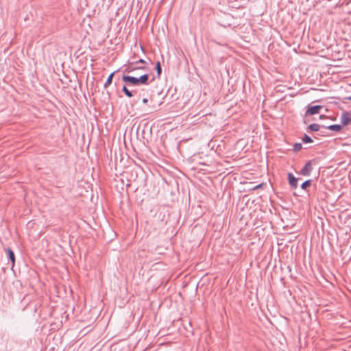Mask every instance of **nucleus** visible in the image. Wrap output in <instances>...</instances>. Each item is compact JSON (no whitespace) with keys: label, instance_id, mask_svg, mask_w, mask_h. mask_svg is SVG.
Here are the masks:
<instances>
[{"label":"nucleus","instance_id":"obj_1","mask_svg":"<svg viewBox=\"0 0 351 351\" xmlns=\"http://www.w3.org/2000/svg\"><path fill=\"white\" fill-rule=\"evenodd\" d=\"M317 162L316 158L308 160L300 170V173L304 176H309L313 171V166L317 165Z\"/></svg>","mask_w":351,"mask_h":351},{"label":"nucleus","instance_id":"obj_2","mask_svg":"<svg viewBox=\"0 0 351 351\" xmlns=\"http://www.w3.org/2000/svg\"><path fill=\"white\" fill-rule=\"evenodd\" d=\"M341 122L343 126L348 125L351 123V112L344 111L341 115Z\"/></svg>","mask_w":351,"mask_h":351},{"label":"nucleus","instance_id":"obj_3","mask_svg":"<svg viewBox=\"0 0 351 351\" xmlns=\"http://www.w3.org/2000/svg\"><path fill=\"white\" fill-rule=\"evenodd\" d=\"M122 81L125 82V84L128 86H136V77L128 75H123L122 76Z\"/></svg>","mask_w":351,"mask_h":351},{"label":"nucleus","instance_id":"obj_4","mask_svg":"<svg viewBox=\"0 0 351 351\" xmlns=\"http://www.w3.org/2000/svg\"><path fill=\"white\" fill-rule=\"evenodd\" d=\"M288 182L291 188L295 189L298 188V178H295L292 173H288L287 175Z\"/></svg>","mask_w":351,"mask_h":351},{"label":"nucleus","instance_id":"obj_5","mask_svg":"<svg viewBox=\"0 0 351 351\" xmlns=\"http://www.w3.org/2000/svg\"><path fill=\"white\" fill-rule=\"evenodd\" d=\"M149 75L148 74H143V75H141L138 77H136V86H140V85H147V84H149Z\"/></svg>","mask_w":351,"mask_h":351},{"label":"nucleus","instance_id":"obj_6","mask_svg":"<svg viewBox=\"0 0 351 351\" xmlns=\"http://www.w3.org/2000/svg\"><path fill=\"white\" fill-rule=\"evenodd\" d=\"M322 106L315 105V106H308V109L306 112V114L307 115H314L319 113L320 110L322 108Z\"/></svg>","mask_w":351,"mask_h":351},{"label":"nucleus","instance_id":"obj_7","mask_svg":"<svg viewBox=\"0 0 351 351\" xmlns=\"http://www.w3.org/2000/svg\"><path fill=\"white\" fill-rule=\"evenodd\" d=\"M5 251L6 252L8 260L12 263V268H13L16 261L15 254L10 247L5 249Z\"/></svg>","mask_w":351,"mask_h":351},{"label":"nucleus","instance_id":"obj_8","mask_svg":"<svg viewBox=\"0 0 351 351\" xmlns=\"http://www.w3.org/2000/svg\"><path fill=\"white\" fill-rule=\"evenodd\" d=\"M136 63L135 62H129L128 64L125 65V68L124 69L125 73H131L132 71H134L138 69L137 66H135Z\"/></svg>","mask_w":351,"mask_h":351},{"label":"nucleus","instance_id":"obj_9","mask_svg":"<svg viewBox=\"0 0 351 351\" xmlns=\"http://www.w3.org/2000/svg\"><path fill=\"white\" fill-rule=\"evenodd\" d=\"M322 128L330 130L331 131L340 132L343 128V125L341 124H332L328 126L322 125Z\"/></svg>","mask_w":351,"mask_h":351},{"label":"nucleus","instance_id":"obj_10","mask_svg":"<svg viewBox=\"0 0 351 351\" xmlns=\"http://www.w3.org/2000/svg\"><path fill=\"white\" fill-rule=\"evenodd\" d=\"M322 128V125H320L317 123H312V124H310L308 127H307V129L306 130L308 132V131H311V132H318L320 129V128Z\"/></svg>","mask_w":351,"mask_h":351},{"label":"nucleus","instance_id":"obj_11","mask_svg":"<svg viewBox=\"0 0 351 351\" xmlns=\"http://www.w3.org/2000/svg\"><path fill=\"white\" fill-rule=\"evenodd\" d=\"M127 86L128 85H124L122 88V91L124 93V94L129 98L132 97L134 96V91L133 90H130L128 88H127Z\"/></svg>","mask_w":351,"mask_h":351},{"label":"nucleus","instance_id":"obj_12","mask_svg":"<svg viewBox=\"0 0 351 351\" xmlns=\"http://www.w3.org/2000/svg\"><path fill=\"white\" fill-rule=\"evenodd\" d=\"M114 73H115V72H112V73H110L108 75V78H107V80H106V82L104 84V87L105 88H107L108 86H110L112 84V79H113Z\"/></svg>","mask_w":351,"mask_h":351},{"label":"nucleus","instance_id":"obj_13","mask_svg":"<svg viewBox=\"0 0 351 351\" xmlns=\"http://www.w3.org/2000/svg\"><path fill=\"white\" fill-rule=\"evenodd\" d=\"M155 69H156V71L157 77H158V78H160V75H161V73H162V67H161V64H160V61H158V62L156 63Z\"/></svg>","mask_w":351,"mask_h":351},{"label":"nucleus","instance_id":"obj_14","mask_svg":"<svg viewBox=\"0 0 351 351\" xmlns=\"http://www.w3.org/2000/svg\"><path fill=\"white\" fill-rule=\"evenodd\" d=\"M311 184L312 180H307L301 184L300 187L302 189L306 191L307 188L309 187L311 185Z\"/></svg>","mask_w":351,"mask_h":351},{"label":"nucleus","instance_id":"obj_15","mask_svg":"<svg viewBox=\"0 0 351 351\" xmlns=\"http://www.w3.org/2000/svg\"><path fill=\"white\" fill-rule=\"evenodd\" d=\"M302 142L304 143H313V139L307 134H304L302 138Z\"/></svg>","mask_w":351,"mask_h":351},{"label":"nucleus","instance_id":"obj_16","mask_svg":"<svg viewBox=\"0 0 351 351\" xmlns=\"http://www.w3.org/2000/svg\"><path fill=\"white\" fill-rule=\"evenodd\" d=\"M302 149V143H295L293 145V152H297L300 151Z\"/></svg>","mask_w":351,"mask_h":351},{"label":"nucleus","instance_id":"obj_17","mask_svg":"<svg viewBox=\"0 0 351 351\" xmlns=\"http://www.w3.org/2000/svg\"><path fill=\"white\" fill-rule=\"evenodd\" d=\"M264 185L263 183H261V184H259L256 186H255L254 188H253V190H256V189H261L263 187V186Z\"/></svg>","mask_w":351,"mask_h":351},{"label":"nucleus","instance_id":"obj_18","mask_svg":"<svg viewBox=\"0 0 351 351\" xmlns=\"http://www.w3.org/2000/svg\"><path fill=\"white\" fill-rule=\"evenodd\" d=\"M135 63L145 64L146 62L143 59H139L138 60L136 61Z\"/></svg>","mask_w":351,"mask_h":351},{"label":"nucleus","instance_id":"obj_19","mask_svg":"<svg viewBox=\"0 0 351 351\" xmlns=\"http://www.w3.org/2000/svg\"><path fill=\"white\" fill-rule=\"evenodd\" d=\"M142 101L143 104H147L148 102V99L147 98H143Z\"/></svg>","mask_w":351,"mask_h":351},{"label":"nucleus","instance_id":"obj_20","mask_svg":"<svg viewBox=\"0 0 351 351\" xmlns=\"http://www.w3.org/2000/svg\"><path fill=\"white\" fill-rule=\"evenodd\" d=\"M138 69H142V70H145L146 69V67L145 66H137Z\"/></svg>","mask_w":351,"mask_h":351},{"label":"nucleus","instance_id":"obj_21","mask_svg":"<svg viewBox=\"0 0 351 351\" xmlns=\"http://www.w3.org/2000/svg\"><path fill=\"white\" fill-rule=\"evenodd\" d=\"M344 99L351 101V96L346 97L344 98Z\"/></svg>","mask_w":351,"mask_h":351},{"label":"nucleus","instance_id":"obj_22","mask_svg":"<svg viewBox=\"0 0 351 351\" xmlns=\"http://www.w3.org/2000/svg\"><path fill=\"white\" fill-rule=\"evenodd\" d=\"M154 80V77L152 78V80L150 81V82H153Z\"/></svg>","mask_w":351,"mask_h":351}]
</instances>
